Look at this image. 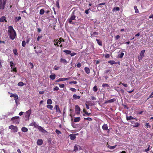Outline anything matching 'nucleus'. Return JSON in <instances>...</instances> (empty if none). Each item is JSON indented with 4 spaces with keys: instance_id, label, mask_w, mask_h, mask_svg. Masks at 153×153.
<instances>
[{
    "instance_id": "nucleus-55",
    "label": "nucleus",
    "mask_w": 153,
    "mask_h": 153,
    "mask_svg": "<svg viewBox=\"0 0 153 153\" xmlns=\"http://www.w3.org/2000/svg\"><path fill=\"white\" fill-rule=\"evenodd\" d=\"M59 89V88L57 86H56L53 88V90L54 91H58Z\"/></svg>"
},
{
    "instance_id": "nucleus-14",
    "label": "nucleus",
    "mask_w": 153,
    "mask_h": 153,
    "mask_svg": "<svg viewBox=\"0 0 153 153\" xmlns=\"http://www.w3.org/2000/svg\"><path fill=\"white\" fill-rule=\"evenodd\" d=\"M116 100L115 99L113 98L108 100L106 101H105L104 103L106 104L108 103H112L114 102Z\"/></svg>"
},
{
    "instance_id": "nucleus-17",
    "label": "nucleus",
    "mask_w": 153,
    "mask_h": 153,
    "mask_svg": "<svg viewBox=\"0 0 153 153\" xmlns=\"http://www.w3.org/2000/svg\"><path fill=\"white\" fill-rule=\"evenodd\" d=\"M43 142L42 140L41 139L38 140L37 142V143L38 145H41L43 143Z\"/></svg>"
},
{
    "instance_id": "nucleus-49",
    "label": "nucleus",
    "mask_w": 153,
    "mask_h": 153,
    "mask_svg": "<svg viewBox=\"0 0 153 153\" xmlns=\"http://www.w3.org/2000/svg\"><path fill=\"white\" fill-rule=\"evenodd\" d=\"M105 4V3H101L100 4H99L98 5V7H97L98 8L99 7H102L101 6V5H104Z\"/></svg>"
},
{
    "instance_id": "nucleus-41",
    "label": "nucleus",
    "mask_w": 153,
    "mask_h": 153,
    "mask_svg": "<svg viewBox=\"0 0 153 153\" xmlns=\"http://www.w3.org/2000/svg\"><path fill=\"white\" fill-rule=\"evenodd\" d=\"M93 90L95 92H97L98 90V88L96 85L94 86L93 88Z\"/></svg>"
},
{
    "instance_id": "nucleus-51",
    "label": "nucleus",
    "mask_w": 153,
    "mask_h": 153,
    "mask_svg": "<svg viewBox=\"0 0 153 153\" xmlns=\"http://www.w3.org/2000/svg\"><path fill=\"white\" fill-rule=\"evenodd\" d=\"M42 35L39 36L37 38V41H39L40 39L42 38Z\"/></svg>"
},
{
    "instance_id": "nucleus-53",
    "label": "nucleus",
    "mask_w": 153,
    "mask_h": 153,
    "mask_svg": "<svg viewBox=\"0 0 153 153\" xmlns=\"http://www.w3.org/2000/svg\"><path fill=\"white\" fill-rule=\"evenodd\" d=\"M59 68V67L58 66H57L56 65H55L53 69L55 70H58Z\"/></svg>"
},
{
    "instance_id": "nucleus-38",
    "label": "nucleus",
    "mask_w": 153,
    "mask_h": 153,
    "mask_svg": "<svg viewBox=\"0 0 153 153\" xmlns=\"http://www.w3.org/2000/svg\"><path fill=\"white\" fill-rule=\"evenodd\" d=\"M134 8L135 10V12L136 13H139V10L137 8V6H134Z\"/></svg>"
},
{
    "instance_id": "nucleus-40",
    "label": "nucleus",
    "mask_w": 153,
    "mask_h": 153,
    "mask_svg": "<svg viewBox=\"0 0 153 153\" xmlns=\"http://www.w3.org/2000/svg\"><path fill=\"white\" fill-rule=\"evenodd\" d=\"M45 12V10H44L43 9H41L40 10V11H39V14H40V15H43L44 13Z\"/></svg>"
},
{
    "instance_id": "nucleus-25",
    "label": "nucleus",
    "mask_w": 153,
    "mask_h": 153,
    "mask_svg": "<svg viewBox=\"0 0 153 153\" xmlns=\"http://www.w3.org/2000/svg\"><path fill=\"white\" fill-rule=\"evenodd\" d=\"M73 97L74 99H79L80 98V97L79 96H77L76 94L73 95Z\"/></svg>"
},
{
    "instance_id": "nucleus-16",
    "label": "nucleus",
    "mask_w": 153,
    "mask_h": 153,
    "mask_svg": "<svg viewBox=\"0 0 153 153\" xmlns=\"http://www.w3.org/2000/svg\"><path fill=\"white\" fill-rule=\"evenodd\" d=\"M4 21L7 22L6 20V17L4 16H2L0 18V22H3Z\"/></svg>"
},
{
    "instance_id": "nucleus-34",
    "label": "nucleus",
    "mask_w": 153,
    "mask_h": 153,
    "mask_svg": "<svg viewBox=\"0 0 153 153\" xmlns=\"http://www.w3.org/2000/svg\"><path fill=\"white\" fill-rule=\"evenodd\" d=\"M56 77V75L55 74L53 75H51L50 76V78L52 80L55 79Z\"/></svg>"
},
{
    "instance_id": "nucleus-28",
    "label": "nucleus",
    "mask_w": 153,
    "mask_h": 153,
    "mask_svg": "<svg viewBox=\"0 0 153 153\" xmlns=\"http://www.w3.org/2000/svg\"><path fill=\"white\" fill-rule=\"evenodd\" d=\"M96 40L98 44L100 46H102V42L100 40L96 39Z\"/></svg>"
},
{
    "instance_id": "nucleus-26",
    "label": "nucleus",
    "mask_w": 153,
    "mask_h": 153,
    "mask_svg": "<svg viewBox=\"0 0 153 153\" xmlns=\"http://www.w3.org/2000/svg\"><path fill=\"white\" fill-rule=\"evenodd\" d=\"M120 10V9L119 7H115L112 9V11L114 12L115 10L119 11Z\"/></svg>"
},
{
    "instance_id": "nucleus-23",
    "label": "nucleus",
    "mask_w": 153,
    "mask_h": 153,
    "mask_svg": "<svg viewBox=\"0 0 153 153\" xmlns=\"http://www.w3.org/2000/svg\"><path fill=\"white\" fill-rule=\"evenodd\" d=\"M30 126H34V127L36 128L38 125L36 124V123L35 122L31 123Z\"/></svg>"
},
{
    "instance_id": "nucleus-61",
    "label": "nucleus",
    "mask_w": 153,
    "mask_h": 153,
    "mask_svg": "<svg viewBox=\"0 0 153 153\" xmlns=\"http://www.w3.org/2000/svg\"><path fill=\"white\" fill-rule=\"evenodd\" d=\"M77 66L78 68H80L81 66V63H79L77 64Z\"/></svg>"
},
{
    "instance_id": "nucleus-58",
    "label": "nucleus",
    "mask_w": 153,
    "mask_h": 153,
    "mask_svg": "<svg viewBox=\"0 0 153 153\" xmlns=\"http://www.w3.org/2000/svg\"><path fill=\"white\" fill-rule=\"evenodd\" d=\"M70 54V55L71 56H73L76 55V53H74V52H73L72 53H71Z\"/></svg>"
},
{
    "instance_id": "nucleus-56",
    "label": "nucleus",
    "mask_w": 153,
    "mask_h": 153,
    "mask_svg": "<svg viewBox=\"0 0 153 153\" xmlns=\"http://www.w3.org/2000/svg\"><path fill=\"white\" fill-rule=\"evenodd\" d=\"M120 84H122L123 86H124L125 87H127V85L126 84H124L123 83H122L121 82H120Z\"/></svg>"
},
{
    "instance_id": "nucleus-6",
    "label": "nucleus",
    "mask_w": 153,
    "mask_h": 153,
    "mask_svg": "<svg viewBox=\"0 0 153 153\" xmlns=\"http://www.w3.org/2000/svg\"><path fill=\"white\" fill-rule=\"evenodd\" d=\"M62 41L64 42V39H62L61 38H59V40H58V39H55L54 40V45H56L58 47L59 45L58 43H59V44H60Z\"/></svg>"
},
{
    "instance_id": "nucleus-7",
    "label": "nucleus",
    "mask_w": 153,
    "mask_h": 153,
    "mask_svg": "<svg viewBox=\"0 0 153 153\" xmlns=\"http://www.w3.org/2000/svg\"><path fill=\"white\" fill-rule=\"evenodd\" d=\"M9 128L10 129H12L13 131L15 132H16L18 131L17 127L13 125L10 126L9 127Z\"/></svg>"
},
{
    "instance_id": "nucleus-27",
    "label": "nucleus",
    "mask_w": 153,
    "mask_h": 153,
    "mask_svg": "<svg viewBox=\"0 0 153 153\" xmlns=\"http://www.w3.org/2000/svg\"><path fill=\"white\" fill-rule=\"evenodd\" d=\"M10 64L11 67V69H13L15 67V65L14 64V63L13 62H10Z\"/></svg>"
},
{
    "instance_id": "nucleus-19",
    "label": "nucleus",
    "mask_w": 153,
    "mask_h": 153,
    "mask_svg": "<svg viewBox=\"0 0 153 153\" xmlns=\"http://www.w3.org/2000/svg\"><path fill=\"white\" fill-rule=\"evenodd\" d=\"M84 70L85 72L88 74H89L90 73V69L88 67H85L84 68Z\"/></svg>"
},
{
    "instance_id": "nucleus-39",
    "label": "nucleus",
    "mask_w": 153,
    "mask_h": 153,
    "mask_svg": "<svg viewBox=\"0 0 153 153\" xmlns=\"http://www.w3.org/2000/svg\"><path fill=\"white\" fill-rule=\"evenodd\" d=\"M52 102L51 99L48 100L47 101V104H51L52 103Z\"/></svg>"
},
{
    "instance_id": "nucleus-50",
    "label": "nucleus",
    "mask_w": 153,
    "mask_h": 153,
    "mask_svg": "<svg viewBox=\"0 0 153 153\" xmlns=\"http://www.w3.org/2000/svg\"><path fill=\"white\" fill-rule=\"evenodd\" d=\"M26 45V42L25 41H22V45L23 47H25Z\"/></svg>"
},
{
    "instance_id": "nucleus-18",
    "label": "nucleus",
    "mask_w": 153,
    "mask_h": 153,
    "mask_svg": "<svg viewBox=\"0 0 153 153\" xmlns=\"http://www.w3.org/2000/svg\"><path fill=\"white\" fill-rule=\"evenodd\" d=\"M102 128L103 130H108V127L107 124H104L102 127Z\"/></svg>"
},
{
    "instance_id": "nucleus-54",
    "label": "nucleus",
    "mask_w": 153,
    "mask_h": 153,
    "mask_svg": "<svg viewBox=\"0 0 153 153\" xmlns=\"http://www.w3.org/2000/svg\"><path fill=\"white\" fill-rule=\"evenodd\" d=\"M70 90L73 92H75L76 91V89L74 88H71L70 89Z\"/></svg>"
},
{
    "instance_id": "nucleus-45",
    "label": "nucleus",
    "mask_w": 153,
    "mask_h": 153,
    "mask_svg": "<svg viewBox=\"0 0 153 153\" xmlns=\"http://www.w3.org/2000/svg\"><path fill=\"white\" fill-rule=\"evenodd\" d=\"M84 119L85 120H86L89 121H91L92 120V119L91 117L84 118Z\"/></svg>"
},
{
    "instance_id": "nucleus-64",
    "label": "nucleus",
    "mask_w": 153,
    "mask_h": 153,
    "mask_svg": "<svg viewBox=\"0 0 153 153\" xmlns=\"http://www.w3.org/2000/svg\"><path fill=\"white\" fill-rule=\"evenodd\" d=\"M29 64L31 66V69L33 68L34 67L33 64L31 62H30Z\"/></svg>"
},
{
    "instance_id": "nucleus-47",
    "label": "nucleus",
    "mask_w": 153,
    "mask_h": 153,
    "mask_svg": "<svg viewBox=\"0 0 153 153\" xmlns=\"http://www.w3.org/2000/svg\"><path fill=\"white\" fill-rule=\"evenodd\" d=\"M146 126L147 128H150L151 127V126L149 125V123H146Z\"/></svg>"
},
{
    "instance_id": "nucleus-30",
    "label": "nucleus",
    "mask_w": 153,
    "mask_h": 153,
    "mask_svg": "<svg viewBox=\"0 0 153 153\" xmlns=\"http://www.w3.org/2000/svg\"><path fill=\"white\" fill-rule=\"evenodd\" d=\"M22 131L24 132H25L28 131V129L26 127H23L22 128Z\"/></svg>"
},
{
    "instance_id": "nucleus-36",
    "label": "nucleus",
    "mask_w": 153,
    "mask_h": 153,
    "mask_svg": "<svg viewBox=\"0 0 153 153\" xmlns=\"http://www.w3.org/2000/svg\"><path fill=\"white\" fill-rule=\"evenodd\" d=\"M18 98H19V97H18V96L16 94V95L15 96L14 98V100H15V102L16 104L17 103V100L18 99Z\"/></svg>"
},
{
    "instance_id": "nucleus-48",
    "label": "nucleus",
    "mask_w": 153,
    "mask_h": 153,
    "mask_svg": "<svg viewBox=\"0 0 153 153\" xmlns=\"http://www.w3.org/2000/svg\"><path fill=\"white\" fill-rule=\"evenodd\" d=\"M134 124L135 125H134L133 128L138 127L139 125V124L137 123H136Z\"/></svg>"
},
{
    "instance_id": "nucleus-8",
    "label": "nucleus",
    "mask_w": 153,
    "mask_h": 153,
    "mask_svg": "<svg viewBox=\"0 0 153 153\" xmlns=\"http://www.w3.org/2000/svg\"><path fill=\"white\" fill-rule=\"evenodd\" d=\"M80 108L78 105H75V111L76 114H79L80 113Z\"/></svg>"
},
{
    "instance_id": "nucleus-42",
    "label": "nucleus",
    "mask_w": 153,
    "mask_h": 153,
    "mask_svg": "<svg viewBox=\"0 0 153 153\" xmlns=\"http://www.w3.org/2000/svg\"><path fill=\"white\" fill-rule=\"evenodd\" d=\"M24 85V83L22 82H20L18 84V85L20 86H23Z\"/></svg>"
},
{
    "instance_id": "nucleus-43",
    "label": "nucleus",
    "mask_w": 153,
    "mask_h": 153,
    "mask_svg": "<svg viewBox=\"0 0 153 153\" xmlns=\"http://www.w3.org/2000/svg\"><path fill=\"white\" fill-rule=\"evenodd\" d=\"M47 107L48 108L50 109V110H52L53 108V106L52 105H48L47 106Z\"/></svg>"
},
{
    "instance_id": "nucleus-62",
    "label": "nucleus",
    "mask_w": 153,
    "mask_h": 153,
    "mask_svg": "<svg viewBox=\"0 0 153 153\" xmlns=\"http://www.w3.org/2000/svg\"><path fill=\"white\" fill-rule=\"evenodd\" d=\"M59 87L60 88H64L65 87V85L64 84L59 85Z\"/></svg>"
},
{
    "instance_id": "nucleus-13",
    "label": "nucleus",
    "mask_w": 153,
    "mask_h": 153,
    "mask_svg": "<svg viewBox=\"0 0 153 153\" xmlns=\"http://www.w3.org/2000/svg\"><path fill=\"white\" fill-rule=\"evenodd\" d=\"M69 78H60L59 79H58L56 81V82H59L60 81H64L68 80Z\"/></svg>"
},
{
    "instance_id": "nucleus-57",
    "label": "nucleus",
    "mask_w": 153,
    "mask_h": 153,
    "mask_svg": "<svg viewBox=\"0 0 153 153\" xmlns=\"http://www.w3.org/2000/svg\"><path fill=\"white\" fill-rule=\"evenodd\" d=\"M77 83V81H73L70 82H69V83L70 84H72V83L74 84H76V83Z\"/></svg>"
},
{
    "instance_id": "nucleus-1",
    "label": "nucleus",
    "mask_w": 153,
    "mask_h": 153,
    "mask_svg": "<svg viewBox=\"0 0 153 153\" xmlns=\"http://www.w3.org/2000/svg\"><path fill=\"white\" fill-rule=\"evenodd\" d=\"M8 33L10 38L12 40H13L16 36V34L15 31L13 29V26H10L8 27Z\"/></svg>"
},
{
    "instance_id": "nucleus-22",
    "label": "nucleus",
    "mask_w": 153,
    "mask_h": 153,
    "mask_svg": "<svg viewBox=\"0 0 153 153\" xmlns=\"http://www.w3.org/2000/svg\"><path fill=\"white\" fill-rule=\"evenodd\" d=\"M126 120L128 121L130 120H132V119H135L136 120H137L136 118L133 117L132 116H130L129 117H128L127 116L126 117Z\"/></svg>"
},
{
    "instance_id": "nucleus-31",
    "label": "nucleus",
    "mask_w": 153,
    "mask_h": 153,
    "mask_svg": "<svg viewBox=\"0 0 153 153\" xmlns=\"http://www.w3.org/2000/svg\"><path fill=\"white\" fill-rule=\"evenodd\" d=\"M108 62L110 63L111 65H112L113 64H117V62H116L114 60H110Z\"/></svg>"
},
{
    "instance_id": "nucleus-24",
    "label": "nucleus",
    "mask_w": 153,
    "mask_h": 153,
    "mask_svg": "<svg viewBox=\"0 0 153 153\" xmlns=\"http://www.w3.org/2000/svg\"><path fill=\"white\" fill-rule=\"evenodd\" d=\"M60 62L64 64L66 63H67V61L65 59L62 58L60 59Z\"/></svg>"
},
{
    "instance_id": "nucleus-63",
    "label": "nucleus",
    "mask_w": 153,
    "mask_h": 153,
    "mask_svg": "<svg viewBox=\"0 0 153 153\" xmlns=\"http://www.w3.org/2000/svg\"><path fill=\"white\" fill-rule=\"evenodd\" d=\"M89 10H90V9H89L88 10H85V13L86 14H88L90 12L88 11Z\"/></svg>"
},
{
    "instance_id": "nucleus-29",
    "label": "nucleus",
    "mask_w": 153,
    "mask_h": 153,
    "mask_svg": "<svg viewBox=\"0 0 153 153\" xmlns=\"http://www.w3.org/2000/svg\"><path fill=\"white\" fill-rule=\"evenodd\" d=\"M80 117H75L74 119V122H78L80 120Z\"/></svg>"
},
{
    "instance_id": "nucleus-52",
    "label": "nucleus",
    "mask_w": 153,
    "mask_h": 153,
    "mask_svg": "<svg viewBox=\"0 0 153 153\" xmlns=\"http://www.w3.org/2000/svg\"><path fill=\"white\" fill-rule=\"evenodd\" d=\"M56 133L58 135L59 134H61V131L59 130L58 129H56L55 131Z\"/></svg>"
},
{
    "instance_id": "nucleus-2",
    "label": "nucleus",
    "mask_w": 153,
    "mask_h": 153,
    "mask_svg": "<svg viewBox=\"0 0 153 153\" xmlns=\"http://www.w3.org/2000/svg\"><path fill=\"white\" fill-rule=\"evenodd\" d=\"M75 10H74L72 13L71 17L68 20L70 24H73V23L72 22V21L75 20V19L76 16L75 15H74L75 12Z\"/></svg>"
},
{
    "instance_id": "nucleus-59",
    "label": "nucleus",
    "mask_w": 153,
    "mask_h": 153,
    "mask_svg": "<svg viewBox=\"0 0 153 153\" xmlns=\"http://www.w3.org/2000/svg\"><path fill=\"white\" fill-rule=\"evenodd\" d=\"M105 57L106 58H109L110 57L109 54L108 53H106L105 56Z\"/></svg>"
},
{
    "instance_id": "nucleus-12",
    "label": "nucleus",
    "mask_w": 153,
    "mask_h": 153,
    "mask_svg": "<svg viewBox=\"0 0 153 153\" xmlns=\"http://www.w3.org/2000/svg\"><path fill=\"white\" fill-rule=\"evenodd\" d=\"M78 147H79V149L80 150L81 149V147L78 145H75L74 146V151L76 152L78 150Z\"/></svg>"
},
{
    "instance_id": "nucleus-35",
    "label": "nucleus",
    "mask_w": 153,
    "mask_h": 153,
    "mask_svg": "<svg viewBox=\"0 0 153 153\" xmlns=\"http://www.w3.org/2000/svg\"><path fill=\"white\" fill-rule=\"evenodd\" d=\"M63 52L67 54H69L71 53V51L68 50H64Z\"/></svg>"
},
{
    "instance_id": "nucleus-4",
    "label": "nucleus",
    "mask_w": 153,
    "mask_h": 153,
    "mask_svg": "<svg viewBox=\"0 0 153 153\" xmlns=\"http://www.w3.org/2000/svg\"><path fill=\"white\" fill-rule=\"evenodd\" d=\"M7 0H0V9L4 10L6 4Z\"/></svg>"
},
{
    "instance_id": "nucleus-21",
    "label": "nucleus",
    "mask_w": 153,
    "mask_h": 153,
    "mask_svg": "<svg viewBox=\"0 0 153 153\" xmlns=\"http://www.w3.org/2000/svg\"><path fill=\"white\" fill-rule=\"evenodd\" d=\"M98 33L97 32H91V37H94L96 35H98Z\"/></svg>"
},
{
    "instance_id": "nucleus-20",
    "label": "nucleus",
    "mask_w": 153,
    "mask_h": 153,
    "mask_svg": "<svg viewBox=\"0 0 153 153\" xmlns=\"http://www.w3.org/2000/svg\"><path fill=\"white\" fill-rule=\"evenodd\" d=\"M102 87L103 88H110V86L108 84L103 83L102 84Z\"/></svg>"
},
{
    "instance_id": "nucleus-37",
    "label": "nucleus",
    "mask_w": 153,
    "mask_h": 153,
    "mask_svg": "<svg viewBox=\"0 0 153 153\" xmlns=\"http://www.w3.org/2000/svg\"><path fill=\"white\" fill-rule=\"evenodd\" d=\"M56 5L58 7V8H60L59 5V0H58L56 3Z\"/></svg>"
},
{
    "instance_id": "nucleus-15",
    "label": "nucleus",
    "mask_w": 153,
    "mask_h": 153,
    "mask_svg": "<svg viewBox=\"0 0 153 153\" xmlns=\"http://www.w3.org/2000/svg\"><path fill=\"white\" fill-rule=\"evenodd\" d=\"M76 134H70L69 136L70 137L71 139L72 140H74L76 138Z\"/></svg>"
},
{
    "instance_id": "nucleus-60",
    "label": "nucleus",
    "mask_w": 153,
    "mask_h": 153,
    "mask_svg": "<svg viewBox=\"0 0 153 153\" xmlns=\"http://www.w3.org/2000/svg\"><path fill=\"white\" fill-rule=\"evenodd\" d=\"M16 94H10L11 95H10V97H14L16 95Z\"/></svg>"
},
{
    "instance_id": "nucleus-11",
    "label": "nucleus",
    "mask_w": 153,
    "mask_h": 153,
    "mask_svg": "<svg viewBox=\"0 0 153 153\" xmlns=\"http://www.w3.org/2000/svg\"><path fill=\"white\" fill-rule=\"evenodd\" d=\"M145 52V50H143L141 51L140 54V58L139 59V58L138 57V58L139 59H142L143 57L144 56V53Z\"/></svg>"
},
{
    "instance_id": "nucleus-46",
    "label": "nucleus",
    "mask_w": 153,
    "mask_h": 153,
    "mask_svg": "<svg viewBox=\"0 0 153 153\" xmlns=\"http://www.w3.org/2000/svg\"><path fill=\"white\" fill-rule=\"evenodd\" d=\"M16 22H19L20 20L21 19V17L20 16L18 17H16Z\"/></svg>"
},
{
    "instance_id": "nucleus-32",
    "label": "nucleus",
    "mask_w": 153,
    "mask_h": 153,
    "mask_svg": "<svg viewBox=\"0 0 153 153\" xmlns=\"http://www.w3.org/2000/svg\"><path fill=\"white\" fill-rule=\"evenodd\" d=\"M124 55V53L123 52H121L120 54H118V57L122 58L123 57Z\"/></svg>"
},
{
    "instance_id": "nucleus-5",
    "label": "nucleus",
    "mask_w": 153,
    "mask_h": 153,
    "mask_svg": "<svg viewBox=\"0 0 153 153\" xmlns=\"http://www.w3.org/2000/svg\"><path fill=\"white\" fill-rule=\"evenodd\" d=\"M31 113V110L30 109L28 110L25 113V117L26 119V120H29L30 114Z\"/></svg>"
},
{
    "instance_id": "nucleus-44",
    "label": "nucleus",
    "mask_w": 153,
    "mask_h": 153,
    "mask_svg": "<svg viewBox=\"0 0 153 153\" xmlns=\"http://www.w3.org/2000/svg\"><path fill=\"white\" fill-rule=\"evenodd\" d=\"M13 52L14 54L16 55H18V53H17V49H14L13 50Z\"/></svg>"
},
{
    "instance_id": "nucleus-3",
    "label": "nucleus",
    "mask_w": 153,
    "mask_h": 153,
    "mask_svg": "<svg viewBox=\"0 0 153 153\" xmlns=\"http://www.w3.org/2000/svg\"><path fill=\"white\" fill-rule=\"evenodd\" d=\"M11 120L15 124H19L20 121L19 117L18 116L13 117L11 119Z\"/></svg>"
},
{
    "instance_id": "nucleus-9",
    "label": "nucleus",
    "mask_w": 153,
    "mask_h": 153,
    "mask_svg": "<svg viewBox=\"0 0 153 153\" xmlns=\"http://www.w3.org/2000/svg\"><path fill=\"white\" fill-rule=\"evenodd\" d=\"M39 130V131L42 132L43 133H45L46 132V131L41 126H38L37 128Z\"/></svg>"
},
{
    "instance_id": "nucleus-33",
    "label": "nucleus",
    "mask_w": 153,
    "mask_h": 153,
    "mask_svg": "<svg viewBox=\"0 0 153 153\" xmlns=\"http://www.w3.org/2000/svg\"><path fill=\"white\" fill-rule=\"evenodd\" d=\"M117 146V145H115L114 146H108V148H109L111 149H113L116 147Z\"/></svg>"
},
{
    "instance_id": "nucleus-10",
    "label": "nucleus",
    "mask_w": 153,
    "mask_h": 153,
    "mask_svg": "<svg viewBox=\"0 0 153 153\" xmlns=\"http://www.w3.org/2000/svg\"><path fill=\"white\" fill-rule=\"evenodd\" d=\"M54 109L56 110V112L58 113L59 114L61 113V111L58 105H55Z\"/></svg>"
}]
</instances>
